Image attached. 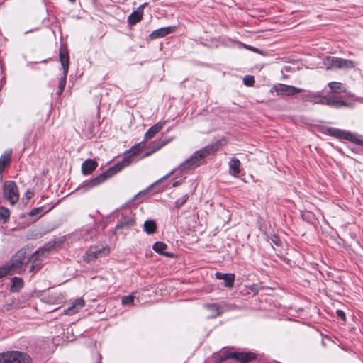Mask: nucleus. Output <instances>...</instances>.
Masks as SVG:
<instances>
[{"label": "nucleus", "mask_w": 363, "mask_h": 363, "mask_svg": "<svg viewBox=\"0 0 363 363\" xmlns=\"http://www.w3.org/2000/svg\"><path fill=\"white\" fill-rule=\"evenodd\" d=\"M181 184H182V181H181V180H179V181H177V182H175L172 184V186H173V187H176V186H179Z\"/></svg>", "instance_id": "nucleus-43"}, {"label": "nucleus", "mask_w": 363, "mask_h": 363, "mask_svg": "<svg viewBox=\"0 0 363 363\" xmlns=\"http://www.w3.org/2000/svg\"><path fill=\"white\" fill-rule=\"evenodd\" d=\"M27 194H28V199H30V198H31V196H32V195H33V194H32V193H31V194H30H30H29V192H27Z\"/></svg>", "instance_id": "nucleus-48"}, {"label": "nucleus", "mask_w": 363, "mask_h": 363, "mask_svg": "<svg viewBox=\"0 0 363 363\" xmlns=\"http://www.w3.org/2000/svg\"><path fill=\"white\" fill-rule=\"evenodd\" d=\"M26 255V250L21 249L8 262L0 267V279L7 275L22 274L25 272L23 266Z\"/></svg>", "instance_id": "nucleus-1"}, {"label": "nucleus", "mask_w": 363, "mask_h": 363, "mask_svg": "<svg viewBox=\"0 0 363 363\" xmlns=\"http://www.w3.org/2000/svg\"><path fill=\"white\" fill-rule=\"evenodd\" d=\"M0 363H31V359L26 353L11 351L0 354Z\"/></svg>", "instance_id": "nucleus-4"}, {"label": "nucleus", "mask_w": 363, "mask_h": 363, "mask_svg": "<svg viewBox=\"0 0 363 363\" xmlns=\"http://www.w3.org/2000/svg\"><path fill=\"white\" fill-rule=\"evenodd\" d=\"M98 164L96 161L88 159L82 164V172L84 174L88 175L94 172L97 167Z\"/></svg>", "instance_id": "nucleus-23"}, {"label": "nucleus", "mask_w": 363, "mask_h": 363, "mask_svg": "<svg viewBox=\"0 0 363 363\" xmlns=\"http://www.w3.org/2000/svg\"><path fill=\"white\" fill-rule=\"evenodd\" d=\"M63 91H64V89H60V88H59V87H58V89H57V93H56V94H57L58 96H60V95H61V94H62V93L63 92Z\"/></svg>", "instance_id": "nucleus-44"}, {"label": "nucleus", "mask_w": 363, "mask_h": 363, "mask_svg": "<svg viewBox=\"0 0 363 363\" xmlns=\"http://www.w3.org/2000/svg\"><path fill=\"white\" fill-rule=\"evenodd\" d=\"M84 306V301L82 298H78L75 300V301L72 304V306H70L65 310V312L68 315L74 314L77 312H78L79 309L83 308Z\"/></svg>", "instance_id": "nucleus-26"}, {"label": "nucleus", "mask_w": 363, "mask_h": 363, "mask_svg": "<svg viewBox=\"0 0 363 363\" xmlns=\"http://www.w3.org/2000/svg\"><path fill=\"white\" fill-rule=\"evenodd\" d=\"M174 26L162 27L152 31L150 35L149 38L152 40L156 38H163L169 33L174 31Z\"/></svg>", "instance_id": "nucleus-19"}, {"label": "nucleus", "mask_w": 363, "mask_h": 363, "mask_svg": "<svg viewBox=\"0 0 363 363\" xmlns=\"http://www.w3.org/2000/svg\"><path fill=\"white\" fill-rule=\"evenodd\" d=\"M301 99L306 102L323 105L324 96L320 91H308L301 95Z\"/></svg>", "instance_id": "nucleus-16"}, {"label": "nucleus", "mask_w": 363, "mask_h": 363, "mask_svg": "<svg viewBox=\"0 0 363 363\" xmlns=\"http://www.w3.org/2000/svg\"><path fill=\"white\" fill-rule=\"evenodd\" d=\"M50 209L51 208L45 210V208L44 206L35 208L29 212L28 215L30 217L37 216V218H39L42 216H43L45 213H46L48 211H49Z\"/></svg>", "instance_id": "nucleus-32"}, {"label": "nucleus", "mask_w": 363, "mask_h": 363, "mask_svg": "<svg viewBox=\"0 0 363 363\" xmlns=\"http://www.w3.org/2000/svg\"><path fill=\"white\" fill-rule=\"evenodd\" d=\"M67 74H65V72H63L62 77L60 78L58 86L60 88V89H65L66 82H67Z\"/></svg>", "instance_id": "nucleus-38"}, {"label": "nucleus", "mask_w": 363, "mask_h": 363, "mask_svg": "<svg viewBox=\"0 0 363 363\" xmlns=\"http://www.w3.org/2000/svg\"><path fill=\"white\" fill-rule=\"evenodd\" d=\"M147 4V3L143 4L138 8L136 11H134L129 15L128 17V22L129 25H135L137 23L141 21L143 15V9Z\"/></svg>", "instance_id": "nucleus-18"}, {"label": "nucleus", "mask_w": 363, "mask_h": 363, "mask_svg": "<svg viewBox=\"0 0 363 363\" xmlns=\"http://www.w3.org/2000/svg\"><path fill=\"white\" fill-rule=\"evenodd\" d=\"M123 168H124V165H123L122 163H116L115 165L109 167L106 171L101 173L89 181H85L82 184V187L84 190H88L94 186H96L104 182L108 178L119 172Z\"/></svg>", "instance_id": "nucleus-2"}, {"label": "nucleus", "mask_w": 363, "mask_h": 363, "mask_svg": "<svg viewBox=\"0 0 363 363\" xmlns=\"http://www.w3.org/2000/svg\"><path fill=\"white\" fill-rule=\"evenodd\" d=\"M323 64L328 69H351L355 63L350 60L328 56L323 59Z\"/></svg>", "instance_id": "nucleus-3"}, {"label": "nucleus", "mask_w": 363, "mask_h": 363, "mask_svg": "<svg viewBox=\"0 0 363 363\" xmlns=\"http://www.w3.org/2000/svg\"><path fill=\"white\" fill-rule=\"evenodd\" d=\"M331 92L335 94L346 93L347 89L342 83L337 82H331L328 84Z\"/></svg>", "instance_id": "nucleus-28"}, {"label": "nucleus", "mask_w": 363, "mask_h": 363, "mask_svg": "<svg viewBox=\"0 0 363 363\" xmlns=\"http://www.w3.org/2000/svg\"><path fill=\"white\" fill-rule=\"evenodd\" d=\"M24 282L23 279L17 277H14L11 279V285L10 291L12 293L19 292L20 290L23 287Z\"/></svg>", "instance_id": "nucleus-27"}, {"label": "nucleus", "mask_w": 363, "mask_h": 363, "mask_svg": "<svg viewBox=\"0 0 363 363\" xmlns=\"http://www.w3.org/2000/svg\"><path fill=\"white\" fill-rule=\"evenodd\" d=\"M188 199V194L183 195L182 197L177 199V201L174 202V207L177 209L181 208L186 203Z\"/></svg>", "instance_id": "nucleus-35"}, {"label": "nucleus", "mask_w": 363, "mask_h": 363, "mask_svg": "<svg viewBox=\"0 0 363 363\" xmlns=\"http://www.w3.org/2000/svg\"><path fill=\"white\" fill-rule=\"evenodd\" d=\"M270 240L271 241L275 244L277 246H279L280 245V239H279V237L275 234H273L270 236Z\"/></svg>", "instance_id": "nucleus-39"}, {"label": "nucleus", "mask_w": 363, "mask_h": 363, "mask_svg": "<svg viewBox=\"0 0 363 363\" xmlns=\"http://www.w3.org/2000/svg\"><path fill=\"white\" fill-rule=\"evenodd\" d=\"M274 91L278 95L290 96L301 93L302 89L294 86L279 83L272 86L271 92Z\"/></svg>", "instance_id": "nucleus-9"}, {"label": "nucleus", "mask_w": 363, "mask_h": 363, "mask_svg": "<svg viewBox=\"0 0 363 363\" xmlns=\"http://www.w3.org/2000/svg\"><path fill=\"white\" fill-rule=\"evenodd\" d=\"M174 171H175V169H172L167 175L164 176L162 178H161L160 179H159L157 182H155L152 185L157 184L160 183L162 180L165 179L169 177L174 172Z\"/></svg>", "instance_id": "nucleus-41"}, {"label": "nucleus", "mask_w": 363, "mask_h": 363, "mask_svg": "<svg viewBox=\"0 0 363 363\" xmlns=\"http://www.w3.org/2000/svg\"><path fill=\"white\" fill-rule=\"evenodd\" d=\"M145 146L143 143H140L135 146H133L128 150H127L124 155L123 160L118 163H122L124 167L128 166L130 163V158L136 155Z\"/></svg>", "instance_id": "nucleus-15"}, {"label": "nucleus", "mask_w": 363, "mask_h": 363, "mask_svg": "<svg viewBox=\"0 0 363 363\" xmlns=\"http://www.w3.org/2000/svg\"><path fill=\"white\" fill-rule=\"evenodd\" d=\"M11 159V152H5L0 157V174H1L5 167L9 164Z\"/></svg>", "instance_id": "nucleus-30"}, {"label": "nucleus", "mask_w": 363, "mask_h": 363, "mask_svg": "<svg viewBox=\"0 0 363 363\" xmlns=\"http://www.w3.org/2000/svg\"><path fill=\"white\" fill-rule=\"evenodd\" d=\"M164 124L165 122L160 121L156 124L153 125L152 126H151L145 133L144 139L147 140L155 137V135L162 130Z\"/></svg>", "instance_id": "nucleus-21"}, {"label": "nucleus", "mask_w": 363, "mask_h": 363, "mask_svg": "<svg viewBox=\"0 0 363 363\" xmlns=\"http://www.w3.org/2000/svg\"><path fill=\"white\" fill-rule=\"evenodd\" d=\"M201 155L199 150L194 152L189 158L186 159L179 166V170L184 172L203 164L205 162V159Z\"/></svg>", "instance_id": "nucleus-6"}, {"label": "nucleus", "mask_w": 363, "mask_h": 363, "mask_svg": "<svg viewBox=\"0 0 363 363\" xmlns=\"http://www.w3.org/2000/svg\"><path fill=\"white\" fill-rule=\"evenodd\" d=\"M257 358V354L252 352H233L231 359L239 363H249Z\"/></svg>", "instance_id": "nucleus-13"}, {"label": "nucleus", "mask_w": 363, "mask_h": 363, "mask_svg": "<svg viewBox=\"0 0 363 363\" xmlns=\"http://www.w3.org/2000/svg\"><path fill=\"white\" fill-rule=\"evenodd\" d=\"M167 248V245L160 241L155 242L152 245V249L155 252L164 255L167 257H174V255L173 253L165 251Z\"/></svg>", "instance_id": "nucleus-22"}, {"label": "nucleus", "mask_w": 363, "mask_h": 363, "mask_svg": "<svg viewBox=\"0 0 363 363\" xmlns=\"http://www.w3.org/2000/svg\"><path fill=\"white\" fill-rule=\"evenodd\" d=\"M157 225L153 220H147L144 223V231L150 235L155 232Z\"/></svg>", "instance_id": "nucleus-31"}, {"label": "nucleus", "mask_w": 363, "mask_h": 363, "mask_svg": "<svg viewBox=\"0 0 363 363\" xmlns=\"http://www.w3.org/2000/svg\"><path fill=\"white\" fill-rule=\"evenodd\" d=\"M27 194H28V199H30V198H31V196H32V195H33V194H32V193H31V194H30H30H29V192H27Z\"/></svg>", "instance_id": "nucleus-46"}, {"label": "nucleus", "mask_w": 363, "mask_h": 363, "mask_svg": "<svg viewBox=\"0 0 363 363\" xmlns=\"http://www.w3.org/2000/svg\"><path fill=\"white\" fill-rule=\"evenodd\" d=\"M64 242V239L58 238L53 240L49 241L45 243L42 247L38 249L33 255L31 258H34L35 256H43L48 252L53 250L57 246L61 245Z\"/></svg>", "instance_id": "nucleus-11"}, {"label": "nucleus", "mask_w": 363, "mask_h": 363, "mask_svg": "<svg viewBox=\"0 0 363 363\" xmlns=\"http://www.w3.org/2000/svg\"><path fill=\"white\" fill-rule=\"evenodd\" d=\"M40 269V265L39 264H32L30 267V272H35Z\"/></svg>", "instance_id": "nucleus-42"}, {"label": "nucleus", "mask_w": 363, "mask_h": 363, "mask_svg": "<svg viewBox=\"0 0 363 363\" xmlns=\"http://www.w3.org/2000/svg\"><path fill=\"white\" fill-rule=\"evenodd\" d=\"M226 144V140L225 139L219 140L215 143H213L201 150H199V152L203 158H206V157L213 155L220 147L225 145Z\"/></svg>", "instance_id": "nucleus-14"}, {"label": "nucleus", "mask_w": 363, "mask_h": 363, "mask_svg": "<svg viewBox=\"0 0 363 363\" xmlns=\"http://www.w3.org/2000/svg\"><path fill=\"white\" fill-rule=\"evenodd\" d=\"M243 83L246 86H252L255 83V79L252 76H245L243 79Z\"/></svg>", "instance_id": "nucleus-37"}, {"label": "nucleus", "mask_w": 363, "mask_h": 363, "mask_svg": "<svg viewBox=\"0 0 363 363\" xmlns=\"http://www.w3.org/2000/svg\"><path fill=\"white\" fill-rule=\"evenodd\" d=\"M229 172L233 176H237L240 172V162L236 157H233L229 161Z\"/></svg>", "instance_id": "nucleus-25"}, {"label": "nucleus", "mask_w": 363, "mask_h": 363, "mask_svg": "<svg viewBox=\"0 0 363 363\" xmlns=\"http://www.w3.org/2000/svg\"><path fill=\"white\" fill-rule=\"evenodd\" d=\"M233 352L225 350L213 356L215 363H223L227 359H231Z\"/></svg>", "instance_id": "nucleus-29"}, {"label": "nucleus", "mask_w": 363, "mask_h": 363, "mask_svg": "<svg viewBox=\"0 0 363 363\" xmlns=\"http://www.w3.org/2000/svg\"><path fill=\"white\" fill-rule=\"evenodd\" d=\"M205 307L212 313L211 318H216L221 313L220 307L216 303L207 304Z\"/></svg>", "instance_id": "nucleus-33"}, {"label": "nucleus", "mask_w": 363, "mask_h": 363, "mask_svg": "<svg viewBox=\"0 0 363 363\" xmlns=\"http://www.w3.org/2000/svg\"><path fill=\"white\" fill-rule=\"evenodd\" d=\"M145 192H146V191H144L143 192H139L135 196H140V194H145Z\"/></svg>", "instance_id": "nucleus-45"}, {"label": "nucleus", "mask_w": 363, "mask_h": 363, "mask_svg": "<svg viewBox=\"0 0 363 363\" xmlns=\"http://www.w3.org/2000/svg\"><path fill=\"white\" fill-rule=\"evenodd\" d=\"M3 196L11 206L15 205L19 199L18 186L13 181H6L3 185Z\"/></svg>", "instance_id": "nucleus-5"}, {"label": "nucleus", "mask_w": 363, "mask_h": 363, "mask_svg": "<svg viewBox=\"0 0 363 363\" xmlns=\"http://www.w3.org/2000/svg\"><path fill=\"white\" fill-rule=\"evenodd\" d=\"M134 301V297L131 295L125 296L122 298L123 305H131Z\"/></svg>", "instance_id": "nucleus-36"}, {"label": "nucleus", "mask_w": 363, "mask_h": 363, "mask_svg": "<svg viewBox=\"0 0 363 363\" xmlns=\"http://www.w3.org/2000/svg\"><path fill=\"white\" fill-rule=\"evenodd\" d=\"M336 314L338 318H340L342 320L345 321L346 320V315L343 311L342 310H337Z\"/></svg>", "instance_id": "nucleus-40"}, {"label": "nucleus", "mask_w": 363, "mask_h": 363, "mask_svg": "<svg viewBox=\"0 0 363 363\" xmlns=\"http://www.w3.org/2000/svg\"><path fill=\"white\" fill-rule=\"evenodd\" d=\"M27 194H28V199H30V198H31V196H32V195H33V194H32V193H31V194H30H30H29V192H27Z\"/></svg>", "instance_id": "nucleus-47"}, {"label": "nucleus", "mask_w": 363, "mask_h": 363, "mask_svg": "<svg viewBox=\"0 0 363 363\" xmlns=\"http://www.w3.org/2000/svg\"><path fill=\"white\" fill-rule=\"evenodd\" d=\"M135 224V214L129 208H125L122 211L121 218L118 220L116 229L129 228Z\"/></svg>", "instance_id": "nucleus-7"}, {"label": "nucleus", "mask_w": 363, "mask_h": 363, "mask_svg": "<svg viewBox=\"0 0 363 363\" xmlns=\"http://www.w3.org/2000/svg\"><path fill=\"white\" fill-rule=\"evenodd\" d=\"M172 140V139H164V140H157V141H154L152 142L151 144H150V148L151 149L150 151L149 152H147L145 154V156L147 157V156H149L152 153L159 150L160 149H161L162 147H164V145H166L167 143H169L170 141Z\"/></svg>", "instance_id": "nucleus-24"}, {"label": "nucleus", "mask_w": 363, "mask_h": 363, "mask_svg": "<svg viewBox=\"0 0 363 363\" xmlns=\"http://www.w3.org/2000/svg\"><path fill=\"white\" fill-rule=\"evenodd\" d=\"M109 253L108 247H98L96 246L91 247L83 256L84 260L86 262L95 261L97 258L106 255Z\"/></svg>", "instance_id": "nucleus-10"}, {"label": "nucleus", "mask_w": 363, "mask_h": 363, "mask_svg": "<svg viewBox=\"0 0 363 363\" xmlns=\"http://www.w3.org/2000/svg\"><path fill=\"white\" fill-rule=\"evenodd\" d=\"M215 277L218 279H223L225 281L224 286L228 288H232L235 281V274L228 273L224 274L221 272H216Z\"/></svg>", "instance_id": "nucleus-20"}, {"label": "nucleus", "mask_w": 363, "mask_h": 363, "mask_svg": "<svg viewBox=\"0 0 363 363\" xmlns=\"http://www.w3.org/2000/svg\"><path fill=\"white\" fill-rule=\"evenodd\" d=\"M59 57L63 72H65V74H67L69 67V52L66 48L62 46L60 47L59 51Z\"/></svg>", "instance_id": "nucleus-17"}, {"label": "nucleus", "mask_w": 363, "mask_h": 363, "mask_svg": "<svg viewBox=\"0 0 363 363\" xmlns=\"http://www.w3.org/2000/svg\"><path fill=\"white\" fill-rule=\"evenodd\" d=\"M328 133L330 135L338 139H345L357 144L363 145V142L359 140L355 135L349 131H345L335 128H328Z\"/></svg>", "instance_id": "nucleus-8"}, {"label": "nucleus", "mask_w": 363, "mask_h": 363, "mask_svg": "<svg viewBox=\"0 0 363 363\" xmlns=\"http://www.w3.org/2000/svg\"><path fill=\"white\" fill-rule=\"evenodd\" d=\"M323 105L339 108L343 106L352 107L350 102H347L337 96H324Z\"/></svg>", "instance_id": "nucleus-12"}, {"label": "nucleus", "mask_w": 363, "mask_h": 363, "mask_svg": "<svg viewBox=\"0 0 363 363\" xmlns=\"http://www.w3.org/2000/svg\"><path fill=\"white\" fill-rule=\"evenodd\" d=\"M10 214V211L7 208L4 206L0 207V220H2L4 223H6L9 221Z\"/></svg>", "instance_id": "nucleus-34"}]
</instances>
